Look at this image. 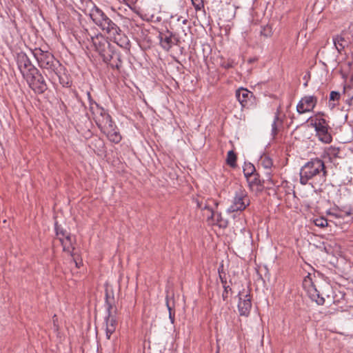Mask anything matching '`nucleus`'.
Masks as SVG:
<instances>
[{
	"label": "nucleus",
	"instance_id": "nucleus-22",
	"mask_svg": "<svg viewBox=\"0 0 353 353\" xmlns=\"http://www.w3.org/2000/svg\"><path fill=\"white\" fill-rule=\"evenodd\" d=\"M243 173L245 177H248L255 174L254 166L250 163H245L243 167Z\"/></svg>",
	"mask_w": 353,
	"mask_h": 353
},
{
	"label": "nucleus",
	"instance_id": "nucleus-36",
	"mask_svg": "<svg viewBox=\"0 0 353 353\" xmlns=\"http://www.w3.org/2000/svg\"><path fill=\"white\" fill-rule=\"evenodd\" d=\"M351 214H352V213H351V212H345V214H346L347 216H350V215H351Z\"/></svg>",
	"mask_w": 353,
	"mask_h": 353
},
{
	"label": "nucleus",
	"instance_id": "nucleus-23",
	"mask_svg": "<svg viewBox=\"0 0 353 353\" xmlns=\"http://www.w3.org/2000/svg\"><path fill=\"white\" fill-rule=\"evenodd\" d=\"M261 163L266 169L270 168L272 165V159L266 156L261 158Z\"/></svg>",
	"mask_w": 353,
	"mask_h": 353
},
{
	"label": "nucleus",
	"instance_id": "nucleus-8",
	"mask_svg": "<svg viewBox=\"0 0 353 353\" xmlns=\"http://www.w3.org/2000/svg\"><path fill=\"white\" fill-rule=\"evenodd\" d=\"M303 287L312 301L316 302L319 305H323L324 304L325 299L317 290L310 274H308L304 278Z\"/></svg>",
	"mask_w": 353,
	"mask_h": 353
},
{
	"label": "nucleus",
	"instance_id": "nucleus-6",
	"mask_svg": "<svg viewBox=\"0 0 353 353\" xmlns=\"http://www.w3.org/2000/svg\"><path fill=\"white\" fill-rule=\"evenodd\" d=\"M311 124L314 128L320 141L325 143H330L332 137L328 132V125L326 120L319 116L311 118Z\"/></svg>",
	"mask_w": 353,
	"mask_h": 353
},
{
	"label": "nucleus",
	"instance_id": "nucleus-14",
	"mask_svg": "<svg viewBox=\"0 0 353 353\" xmlns=\"http://www.w3.org/2000/svg\"><path fill=\"white\" fill-rule=\"evenodd\" d=\"M238 308L241 315L248 316L252 307L251 298L248 290H243L239 294Z\"/></svg>",
	"mask_w": 353,
	"mask_h": 353
},
{
	"label": "nucleus",
	"instance_id": "nucleus-26",
	"mask_svg": "<svg viewBox=\"0 0 353 353\" xmlns=\"http://www.w3.org/2000/svg\"><path fill=\"white\" fill-rule=\"evenodd\" d=\"M191 1L196 11L201 10L204 8L203 0H191Z\"/></svg>",
	"mask_w": 353,
	"mask_h": 353
},
{
	"label": "nucleus",
	"instance_id": "nucleus-10",
	"mask_svg": "<svg viewBox=\"0 0 353 353\" xmlns=\"http://www.w3.org/2000/svg\"><path fill=\"white\" fill-rule=\"evenodd\" d=\"M88 40L92 43L94 50L101 57L105 58L106 50L110 46L106 38L101 33H97L95 35H90Z\"/></svg>",
	"mask_w": 353,
	"mask_h": 353
},
{
	"label": "nucleus",
	"instance_id": "nucleus-24",
	"mask_svg": "<svg viewBox=\"0 0 353 353\" xmlns=\"http://www.w3.org/2000/svg\"><path fill=\"white\" fill-rule=\"evenodd\" d=\"M342 32L348 37L350 43L353 42V26H349L347 29L342 31Z\"/></svg>",
	"mask_w": 353,
	"mask_h": 353
},
{
	"label": "nucleus",
	"instance_id": "nucleus-31",
	"mask_svg": "<svg viewBox=\"0 0 353 353\" xmlns=\"http://www.w3.org/2000/svg\"><path fill=\"white\" fill-rule=\"evenodd\" d=\"M172 18H174L176 17V21H181L183 24H186L187 22H188V19L185 17H183L182 16H177V15H175V16H172Z\"/></svg>",
	"mask_w": 353,
	"mask_h": 353
},
{
	"label": "nucleus",
	"instance_id": "nucleus-27",
	"mask_svg": "<svg viewBox=\"0 0 353 353\" xmlns=\"http://www.w3.org/2000/svg\"><path fill=\"white\" fill-rule=\"evenodd\" d=\"M56 234L58 239L60 241V237H65L67 235H70L65 231H63L62 229H60L57 225L55 226Z\"/></svg>",
	"mask_w": 353,
	"mask_h": 353
},
{
	"label": "nucleus",
	"instance_id": "nucleus-1",
	"mask_svg": "<svg viewBox=\"0 0 353 353\" xmlns=\"http://www.w3.org/2000/svg\"><path fill=\"white\" fill-rule=\"evenodd\" d=\"M87 95L90 101V111L98 128L111 142L119 143L121 140V135L111 117L102 107L92 99L90 92H88Z\"/></svg>",
	"mask_w": 353,
	"mask_h": 353
},
{
	"label": "nucleus",
	"instance_id": "nucleus-4",
	"mask_svg": "<svg viewBox=\"0 0 353 353\" xmlns=\"http://www.w3.org/2000/svg\"><path fill=\"white\" fill-rule=\"evenodd\" d=\"M32 52L41 68L46 70L50 74H58L57 67L59 63L51 53L41 48H35Z\"/></svg>",
	"mask_w": 353,
	"mask_h": 353
},
{
	"label": "nucleus",
	"instance_id": "nucleus-28",
	"mask_svg": "<svg viewBox=\"0 0 353 353\" xmlns=\"http://www.w3.org/2000/svg\"><path fill=\"white\" fill-rule=\"evenodd\" d=\"M261 34L264 35L266 37H270L272 35V28L269 26H265L261 30Z\"/></svg>",
	"mask_w": 353,
	"mask_h": 353
},
{
	"label": "nucleus",
	"instance_id": "nucleus-18",
	"mask_svg": "<svg viewBox=\"0 0 353 353\" xmlns=\"http://www.w3.org/2000/svg\"><path fill=\"white\" fill-rule=\"evenodd\" d=\"M63 246L64 252H67L73 256L72 252L74 250L73 242L74 239L71 235H67L65 237H60L59 241Z\"/></svg>",
	"mask_w": 353,
	"mask_h": 353
},
{
	"label": "nucleus",
	"instance_id": "nucleus-7",
	"mask_svg": "<svg viewBox=\"0 0 353 353\" xmlns=\"http://www.w3.org/2000/svg\"><path fill=\"white\" fill-rule=\"evenodd\" d=\"M250 201L247 192L239 188L235 192L230 206L228 208L229 212L244 210L250 205Z\"/></svg>",
	"mask_w": 353,
	"mask_h": 353
},
{
	"label": "nucleus",
	"instance_id": "nucleus-15",
	"mask_svg": "<svg viewBox=\"0 0 353 353\" xmlns=\"http://www.w3.org/2000/svg\"><path fill=\"white\" fill-rule=\"evenodd\" d=\"M235 96L243 108H248L254 100L253 93L243 88L236 90Z\"/></svg>",
	"mask_w": 353,
	"mask_h": 353
},
{
	"label": "nucleus",
	"instance_id": "nucleus-30",
	"mask_svg": "<svg viewBox=\"0 0 353 353\" xmlns=\"http://www.w3.org/2000/svg\"><path fill=\"white\" fill-rule=\"evenodd\" d=\"M224 291L222 294V297L224 301H225L228 297V292L231 291V288L228 285H223Z\"/></svg>",
	"mask_w": 353,
	"mask_h": 353
},
{
	"label": "nucleus",
	"instance_id": "nucleus-35",
	"mask_svg": "<svg viewBox=\"0 0 353 353\" xmlns=\"http://www.w3.org/2000/svg\"><path fill=\"white\" fill-rule=\"evenodd\" d=\"M97 141L99 143V144H100V145H101V146H103V144L102 141H101L100 139H97Z\"/></svg>",
	"mask_w": 353,
	"mask_h": 353
},
{
	"label": "nucleus",
	"instance_id": "nucleus-33",
	"mask_svg": "<svg viewBox=\"0 0 353 353\" xmlns=\"http://www.w3.org/2000/svg\"><path fill=\"white\" fill-rule=\"evenodd\" d=\"M167 305H168V310H169V312H170V318L171 319L172 322H173L174 319H172V318L171 308H170V307L169 306L168 303H167Z\"/></svg>",
	"mask_w": 353,
	"mask_h": 353
},
{
	"label": "nucleus",
	"instance_id": "nucleus-12",
	"mask_svg": "<svg viewBox=\"0 0 353 353\" xmlns=\"http://www.w3.org/2000/svg\"><path fill=\"white\" fill-rule=\"evenodd\" d=\"M109 295L106 290V302L108 303V316L105 319V335L108 339H110L112 334L115 332L117 326L116 316L111 314L112 305L108 301Z\"/></svg>",
	"mask_w": 353,
	"mask_h": 353
},
{
	"label": "nucleus",
	"instance_id": "nucleus-19",
	"mask_svg": "<svg viewBox=\"0 0 353 353\" xmlns=\"http://www.w3.org/2000/svg\"><path fill=\"white\" fill-rule=\"evenodd\" d=\"M341 94L339 92L332 91L330 94L328 106L332 110L339 103Z\"/></svg>",
	"mask_w": 353,
	"mask_h": 353
},
{
	"label": "nucleus",
	"instance_id": "nucleus-3",
	"mask_svg": "<svg viewBox=\"0 0 353 353\" xmlns=\"http://www.w3.org/2000/svg\"><path fill=\"white\" fill-rule=\"evenodd\" d=\"M326 171L322 160L312 159L305 163L300 171V183L302 185L311 184L313 187L325 181Z\"/></svg>",
	"mask_w": 353,
	"mask_h": 353
},
{
	"label": "nucleus",
	"instance_id": "nucleus-16",
	"mask_svg": "<svg viewBox=\"0 0 353 353\" xmlns=\"http://www.w3.org/2000/svg\"><path fill=\"white\" fill-rule=\"evenodd\" d=\"M160 44L161 46L166 51H169L170 49L174 44V37L172 32L167 31L166 32H161L159 34Z\"/></svg>",
	"mask_w": 353,
	"mask_h": 353
},
{
	"label": "nucleus",
	"instance_id": "nucleus-34",
	"mask_svg": "<svg viewBox=\"0 0 353 353\" xmlns=\"http://www.w3.org/2000/svg\"><path fill=\"white\" fill-rule=\"evenodd\" d=\"M220 279H221V283H223V285H226V281L223 279V278L221 276V275H220Z\"/></svg>",
	"mask_w": 353,
	"mask_h": 353
},
{
	"label": "nucleus",
	"instance_id": "nucleus-25",
	"mask_svg": "<svg viewBox=\"0 0 353 353\" xmlns=\"http://www.w3.org/2000/svg\"><path fill=\"white\" fill-rule=\"evenodd\" d=\"M314 224L320 228H325L327 227L328 225L327 220L323 217L315 219Z\"/></svg>",
	"mask_w": 353,
	"mask_h": 353
},
{
	"label": "nucleus",
	"instance_id": "nucleus-2",
	"mask_svg": "<svg viewBox=\"0 0 353 353\" xmlns=\"http://www.w3.org/2000/svg\"><path fill=\"white\" fill-rule=\"evenodd\" d=\"M93 22L102 31L107 33L118 46L125 47L128 43L127 37L122 34L120 28L114 23L99 8L94 6L90 12Z\"/></svg>",
	"mask_w": 353,
	"mask_h": 353
},
{
	"label": "nucleus",
	"instance_id": "nucleus-13",
	"mask_svg": "<svg viewBox=\"0 0 353 353\" xmlns=\"http://www.w3.org/2000/svg\"><path fill=\"white\" fill-rule=\"evenodd\" d=\"M317 103V98L313 95L305 96L299 101L296 105V110L299 114H304L314 110Z\"/></svg>",
	"mask_w": 353,
	"mask_h": 353
},
{
	"label": "nucleus",
	"instance_id": "nucleus-20",
	"mask_svg": "<svg viewBox=\"0 0 353 353\" xmlns=\"http://www.w3.org/2000/svg\"><path fill=\"white\" fill-rule=\"evenodd\" d=\"M227 164L232 168H234L236 165V155L233 150H230L228 152L226 158Z\"/></svg>",
	"mask_w": 353,
	"mask_h": 353
},
{
	"label": "nucleus",
	"instance_id": "nucleus-9",
	"mask_svg": "<svg viewBox=\"0 0 353 353\" xmlns=\"http://www.w3.org/2000/svg\"><path fill=\"white\" fill-rule=\"evenodd\" d=\"M17 63L24 78L30 74H37V69L32 64L28 57L24 52L17 54Z\"/></svg>",
	"mask_w": 353,
	"mask_h": 353
},
{
	"label": "nucleus",
	"instance_id": "nucleus-5",
	"mask_svg": "<svg viewBox=\"0 0 353 353\" xmlns=\"http://www.w3.org/2000/svg\"><path fill=\"white\" fill-rule=\"evenodd\" d=\"M197 206L203 211V215L207 218V221L210 225H216L220 228H226L228 221L223 219L217 212H214L209 205L201 202H197Z\"/></svg>",
	"mask_w": 353,
	"mask_h": 353
},
{
	"label": "nucleus",
	"instance_id": "nucleus-29",
	"mask_svg": "<svg viewBox=\"0 0 353 353\" xmlns=\"http://www.w3.org/2000/svg\"><path fill=\"white\" fill-rule=\"evenodd\" d=\"M279 120V117L278 116H275L274 117V120L272 124V134L274 135H275L276 133H277V125H276V123Z\"/></svg>",
	"mask_w": 353,
	"mask_h": 353
},
{
	"label": "nucleus",
	"instance_id": "nucleus-32",
	"mask_svg": "<svg viewBox=\"0 0 353 353\" xmlns=\"http://www.w3.org/2000/svg\"><path fill=\"white\" fill-rule=\"evenodd\" d=\"M72 256H73V259H74V263H75L76 267L79 268V267L82 265L81 261H78L74 258V255H73Z\"/></svg>",
	"mask_w": 353,
	"mask_h": 353
},
{
	"label": "nucleus",
	"instance_id": "nucleus-11",
	"mask_svg": "<svg viewBox=\"0 0 353 353\" xmlns=\"http://www.w3.org/2000/svg\"><path fill=\"white\" fill-rule=\"evenodd\" d=\"M25 79L30 87L38 93H43L47 89L45 80L38 70H37V74H30Z\"/></svg>",
	"mask_w": 353,
	"mask_h": 353
},
{
	"label": "nucleus",
	"instance_id": "nucleus-21",
	"mask_svg": "<svg viewBox=\"0 0 353 353\" xmlns=\"http://www.w3.org/2000/svg\"><path fill=\"white\" fill-rule=\"evenodd\" d=\"M245 178L251 189H253L255 186H258L260 183V181L258 179V175L256 173Z\"/></svg>",
	"mask_w": 353,
	"mask_h": 353
},
{
	"label": "nucleus",
	"instance_id": "nucleus-17",
	"mask_svg": "<svg viewBox=\"0 0 353 353\" xmlns=\"http://www.w3.org/2000/svg\"><path fill=\"white\" fill-rule=\"evenodd\" d=\"M333 43L339 52L350 44L348 37L343 32L333 37Z\"/></svg>",
	"mask_w": 353,
	"mask_h": 353
}]
</instances>
